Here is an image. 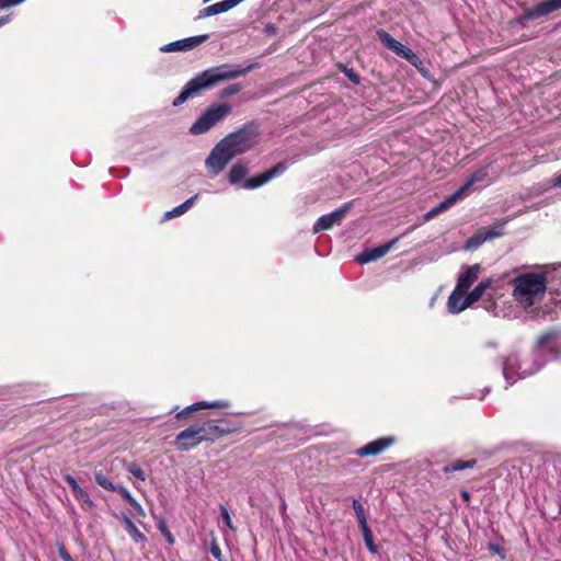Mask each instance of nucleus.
<instances>
[{"instance_id": "f257e3e1", "label": "nucleus", "mask_w": 561, "mask_h": 561, "mask_svg": "<svg viewBox=\"0 0 561 561\" xmlns=\"http://www.w3.org/2000/svg\"><path fill=\"white\" fill-rule=\"evenodd\" d=\"M259 139L256 128L245 126L220 140L206 159V167L213 174L220 173L236 156L252 149Z\"/></svg>"}, {"instance_id": "f03ea898", "label": "nucleus", "mask_w": 561, "mask_h": 561, "mask_svg": "<svg viewBox=\"0 0 561 561\" xmlns=\"http://www.w3.org/2000/svg\"><path fill=\"white\" fill-rule=\"evenodd\" d=\"M513 283V297L524 309L539 302L547 289V278L543 274H522L514 278Z\"/></svg>"}, {"instance_id": "7ed1b4c3", "label": "nucleus", "mask_w": 561, "mask_h": 561, "mask_svg": "<svg viewBox=\"0 0 561 561\" xmlns=\"http://www.w3.org/2000/svg\"><path fill=\"white\" fill-rule=\"evenodd\" d=\"M222 435V431L213 422H207L203 425L191 426L178 434L175 438V446L179 450H188L194 448L203 440Z\"/></svg>"}, {"instance_id": "20e7f679", "label": "nucleus", "mask_w": 561, "mask_h": 561, "mask_svg": "<svg viewBox=\"0 0 561 561\" xmlns=\"http://www.w3.org/2000/svg\"><path fill=\"white\" fill-rule=\"evenodd\" d=\"M285 164L278 163L272 169L254 176L251 179H244L248 174V169L243 164H236L231 168L228 178L231 184H239L242 183L243 188H256L265 183H267L270 180H272L277 174H280L285 170Z\"/></svg>"}, {"instance_id": "39448f33", "label": "nucleus", "mask_w": 561, "mask_h": 561, "mask_svg": "<svg viewBox=\"0 0 561 561\" xmlns=\"http://www.w3.org/2000/svg\"><path fill=\"white\" fill-rule=\"evenodd\" d=\"M239 73L240 72H220L217 76H208V72H202V75L191 80L184 87L179 96L173 101V105L178 106L184 103L187 99L194 96L201 90L207 89L220 80L234 79Z\"/></svg>"}, {"instance_id": "423d86ee", "label": "nucleus", "mask_w": 561, "mask_h": 561, "mask_svg": "<svg viewBox=\"0 0 561 561\" xmlns=\"http://www.w3.org/2000/svg\"><path fill=\"white\" fill-rule=\"evenodd\" d=\"M488 176V169L481 168L477 170L467 181L466 183L459 187L457 192H455L453 195H450L448 198L439 203L436 207L431 209L428 213H426L425 218L432 219L438 214L447 210L450 208L457 201L466 196L470 188L476 184L484 181Z\"/></svg>"}, {"instance_id": "0eeeda50", "label": "nucleus", "mask_w": 561, "mask_h": 561, "mask_svg": "<svg viewBox=\"0 0 561 561\" xmlns=\"http://www.w3.org/2000/svg\"><path fill=\"white\" fill-rule=\"evenodd\" d=\"M230 112L231 106L229 104H215L202 114V116L191 126L190 131L193 135L204 134L227 117Z\"/></svg>"}, {"instance_id": "6e6552de", "label": "nucleus", "mask_w": 561, "mask_h": 561, "mask_svg": "<svg viewBox=\"0 0 561 561\" xmlns=\"http://www.w3.org/2000/svg\"><path fill=\"white\" fill-rule=\"evenodd\" d=\"M377 36L385 47L394 53L397 56L409 61L413 67L416 68V70H425L422 67V60L420 57L411 48L393 38L388 32L379 30L377 32Z\"/></svg>"}, {"instance_id": "1a4fd4ad", "label": "nucleus", "mask_w": 561, "mask_h": 561, "mask_svg": "<svg viewBox=\"0 0 561 561\" xmlns=\"http://www.w3.org/2000/svg\"><path fill=\"white\" fill-rule=\"evenodd\" d=\"M560 8L561 0H546L530 9L524 10V12L516 19V22L520 25H526L528 21L547 16Z\"/></svg>"}, {"instance_id": "9d476101", "label": "nucleus", "mask_w": 561, "mask_h": 561, "mask_svg": "<svg viewBox=\"0 0 561 561\" xmlns=\"http://www.w3.org/2000/svg\"><path fill=\"white\" fill-rule=\"evenodd\" d=\"M208 38L207 34L179 39L163 45L160 50L163 53L187 51L203 44Z\"/></svg>"}, {"instance_id": "9b49d317", "label": "nucleus", "mask_w": 561, "mask_h": 561, "mask_svg": "<svg viewBox=\"0 0 561 561\" xmlns=\"http://www.w3.org/2000/svg\"><path fill=\"white\" fill-rule=\"evenodd\" d=\"M398 240H399L398 238H394V239L390 240L389 242L381 244L379 247L366 249L365 251H363L362 253H359L356 256V261L360 264H366L371 261H376V260L385 256L387 253H389L394 248V245L398 243Z\"/></svg>"}, {"instance_id": "f8f14e48", "label": "nucleus", "mask_w": 561, "mask_h": 561, "mask_svg": "<svg viewBox=\"0 0 561 561\" xmlns=\"http://www.w3.org/2000/svg\"><path fill=\"white\" fill-rule=\"evenodd\" d=\"M244 0H222L210 4L208 7L203 8L198 11L197 19H205L208 16L217 15L224 12H227L237 5H239Z\"/></svg>"}, {"instance_id": "ddd939ff", "label": "nucleus", "mask_w": 561, "mask_h": 561, "mask_svg": "<svg viewBox=\"0 0 561 561\" xmlns=\"http://www.w3.org/2000/svg\"><path fill=\"white\" fill-rule=\"evenodd\" d=\"M393 443V439L391 437H382L378 438L376 440H373L365 446L358 448L355 454L359 457H368V456H376L381 454L385 449H387L389 446H391Z\"/></svg>"}, {"instance_id": "4468645a", "label": "nucleus", "mask_w": 561, "mask_h": 561, "mask_svg": "<svg viewBox=\"0 0 561 561\" xmlns=\"http://www.w3.org/2000/svg\"><path fill=\"white\" fill-rule=\"evenodd\" d=\"M480 271V264L467 266L458 276L456 288L467 293L473 283L478 279Z\"/></svg>"}, {"instance_id": "2eb2a0df", "label": "nucleus", "mask_w": 561, "mask_h": 561, "mask_svg": "<svg viewBox=\"0 0 561 561\" xmlns=\"http://www.w3.org/2000/svg\"><path fill=\"white\" fill-rule=\"evenodd\" d=\"M468 307H470V302L467 293L455 287L447 301L449 312L459 313Z\"/></svg>"}, {"instance_id": "dca6fc26", "label": "nucleus", "mask_w": 561, "mask_h": 561, "mask_svg": "<svg viewBox=\"0 0 561 561\" xmlns=\"http://www.w3.org/2000/svg\"><path fill=\"white\" fill-rule=\"evenodd\" d=\"M227 407H228V403L225 401H214V402L202 401V402H197V403H194V404L187 407L186 409H184L183 411L178 413L176 416L182 417L190 411H197L201 409H224Z\"/></svg>"}, {"instance_id": "f3484780", "label": "nucleus", "mask_w": 561, "mask_h": 561, "mask_svg": "<svg viewBox=\"0 0 561 561\" xmlns=\"http://www.w3.org/2000/svg\"><path fill=\"white\" fill-rule=\"evenodd\" d=\"M519 366H520L519 359L516 355H510L506 358V360L504 363L503 374L510 383H513L515 381V379H514L515 369L519 368Z\"/></svg>"}, {"instance_id": "a211bd4d", "label": "nucleus", "mask_w": 561, "mask_h": 561, "mask_svg": "<svg viewBox=\"0 0 561 561\" xmlns=\"http://www.w3.org/2000/svg\"><path fill=\"white\" fill-rule=\"evenodd\" d=\"M492 279L488 278L479 283L469 294H467L470 306L482 298L485 290L491 287Z\"/></svg>"}, {"instance_id": "6ab92c4d", "label": "nucleus", "mask_w": 561, "mask_h": 561, "mask_svg": "<svg viewBox=\"0 0 561 561\" xmlns=\"http://www.w3.org/2000/svg\"><path fill=\"white\" fill-rule=\"evenodd\" d=\"M123 523L125 525L126 530L131 536L135 542H145L146 536L135 526L131 519L127 516L123 517Z\"/></svg>"}, {"instance_id": "aec40b11", "label": "nucleus", "mask_w": 561, "mask_h": 561, "mask_svg": "<svg viewBox=\"0 0 561 561\" xmlns=\"http://www.w3.org/2000/svg\"><path fill=\"white\" fill-rule=\"evenodd\" d=\"M476 460H455L451 463L444 467L443 471L445 473L455 472L468 468H473L476 466Z\"/></svg>"}, {"instance_id": "412c9836", "label": "nucleus", "mask_w": 561, "mask_h": 561, "mask_svg": "<svg viewBox=\"0 0 561 561\" xmlns=\"http://www.w3.org/2000/svg\"><path fill=\"white\" fill-rule=\"evenodd\" d=\"M196 198H197V195L188 198L183 204L176 206L172 210L167 211L165 215H164L165 219H171V218H174V217L183 215L194 204Z\"/></svg>"}, {"instance_id": "4be33fe9", "label": "nucleus", "mask_w": 561, "mask_h": 561, "mask_svg": "<svg viewBox=\"0 0 561 561\" xmlns=\"http://www.w3.org/2000/svg\"><path fill=\"white\" fill-rule=\"evenodd\" d=\"M352 203H346L342 207L335 209L334 211L328 214L333 226L339 225L345 217L346 213L351 209Z\"/></svg>"}, {"instance_id": "5701e85b", "label": "nucleus", "mask_w": 561, "mask_h": 561, "mask_svg": "<svg viewBox=\"0 0 561 561\" xmlns=\"http://www.w3.org/2000/svg\"><path fill=\"white\" fill-rule=\"evenodd\" d=\"M333 227V224L329 217V215L321 216L316 224L313 225V232H320L323 230H328Z\"/></svg>"}, {"instance_id": "b1692460", "label": "nucleus", "mask_w": 561, "mask_h": 561, "mask_svg": "<svg viewBox=\"0 0 561 561\" xmlns=\"http://www.w3.org/2000/svg\"><path fill=\"white\" fill-rule=\"evenodd\" d=\"M353 508L356 513V516H357L360 527L366 526L367 519H366L365 510H364L363 505L359 503V501H357V500L353 501Z\"/></svg>"}, {"instance_id": "393cba45", "label": "nucleus", "mask_w": 561, "mask_h": 561, "mask_svg": "<svg viewBox=\"0 0 561 561\" xmlns=\"http://www.w3.org/2000/svg\"><path fill=\"white\" fill-rule=\"evenodd\" d=\"M95 481L96 483L104 488L105 490H108V491H114L116 490V486L117 485H114L110 479L107 477H105L102 472H96L95 473Z\"/></svg>"}, {"instance_id": "a878e982", "label": "nucleus", "mask_w": 561, "mask_h": 561, "mask_svg": "<svg viewBox=\"0 0 561 561\" xmlns=\"http://www.w3.org/2000/svg\"><path fill=\"white\" fill-rule=\"evenodd\" d=\"M73 495L83 505H87L90 508H92L94 506L93 501L90 499L89 494L82 488L75 491Z\"/></svg>"}, {"instance_id": "bb28decb", "label": "nucleus", "mask_w": 561, "mask_h": 561, "mask_svg": "<svg viewBox=\"0 0 561 561\" xmlns=\"http://www.w3.org/2000/svg\"><path fill=\"white\" fill-rule=\"evenodd\" d=\"M73 495L83 505H87L90 508H92L94 506L93 501L90 499L89 494L82 488L75 491Z\"/></svg>"}, {"instance_id": "cd10ccee", "label": "nucleus", "mask_w": 561, "mask_h": 561, "mask_svg": "<svg viewBox=\"0 0 561 561\" xmlns=\"http://www.w3.org/2000/svg\"><path fill=\"white\" fill-rule=\"evenodd\" d=\"M362 529V533H363V536H364V540H365V543L367 546V548L371 551V552H376V547L374 545V540H373V534H371V530L369 529V527L366 525L364 527H360Z\"/></svg>"}, {"instance_id": "c85d7f7f", "label": "nucleus", "mask_w": 561, "mask_h": 561, "mask_svg": "<svg viewBox=\"0 0 561 561\" xmlns=\"http://www.w3.org/2000/svg\"><path fill=\"white\" fill-rule=\"evenodd\" d=\"M557 336H558V335H557V333H556V332H547V333H545V334H542V335H540V336L538 337L537 345H538L539 347H542V346H545L547 343H549L550 341L556 340V339H557Z\"/></svg>"}, {"instance_id": "c756f323", "label": "nucleus", "mask_w": 561, "mask_h": 561, "mask_svg": "<svg viewBox=\"0 0 561 561\" xmlns=\"http://www.w3.org/2000/svg\"><path fill=\"white\" fill-rule=\"evenodd\" d=\"M128 471L134 476L136 477L137 479L141 480V481H145L146 480V476H145V472L144 470L136 463H131L129 467H128Z\"/></svg>"}, {"instance_id": "7c9ffc66", "label": "nucleus", "mask_w": 561, "mask_h": 561, "mask_svg": "<svg viewBox=\"0 0 561 561\" xmlns=\"http://www.w3.org/2000/svg\"><path fill=\"white\" fill-rule=\"evenodd\" d=\"M158 528L159 530L162 533V535L165 537V539L168 540V542L170 545H173L174 543V538L171 534V531L168 529L164 520H160L159 525H158Z\"/></svg>"}, {"instance_id": "2f4dec72", "label": "nucleus", "mask_w": 561, "mask_h": 561, "mask_svg": "<svg viewBox=\"0 0 561 561\" xmlns=\"http://www.w3.org/2000/svg\"><path fill=\"white\" fill-rule=\"evenodd\" d=\"M115 491L118 492L123 496V499H125L129 504H131L134 500H136L130 494V492L124 486L117 485Z\"/></svg>"}, {"instance_id": "473e14b6", "label": "nucleus", "mask_w": 561, "mask_h": 561, "mask_svg": "<svg viewBox=\"0 0 561 561\" xmlns=\"http://www.w3.org/2000/svg\"><path fill=\"white\" fill-rule=\"evenodd\" d=\"M220 513H221V517H222L226 526L229 527L230 529L234 530V527H233V524H232V520H231L228 510L225 506H221Z\"/></svg>"}, {"instance_id": "72a5a7b5", "label": "nucleus", "mask_w": 561, "mask_h": 561, "mask_svg": "<svg viewBox=\"0 0 561 561\" xmlns=\"http://www.w3.org/2000/svg\"><path fill=\"white\" fill-rule=\"evenodd\" d=\"M24 1L25 0H0V9L18 5Z\"/></svg>"}, {"instance_id": "f704fd0d", "label": "nucleus", "mask_w": 561, "mask_h": 561, "mask_svg": "<svg viewBox=\"0 0 561 561\" xmlns=\"http://www.w3.org/2000/svg\"><path fill=\"white\" fill-rule=\"evenodd\" d=\"M65 480L70 485L72 493L81 488L76 481V479L70 474L65 476Z\"/></svg>"}, {"instance_id": "c9c22d12", "label": "nucleus", "mask_w": 561, "mask_h": 561, "mask_svg": "<svg viewBox=\"0 0 561 561\" xmlns=\"http://www.w3.org/2000/svg\"><path fill=\"white\" fill-rule=\"evenodd\" d=\"M210 552L217 560H221V550L216 541L211 542Z\"/></svg>"}, {"instance_id": "e433bc0d", "label": "nucleus", "mask_w": 561, "mask_h": 561, "mask_svg": "<svg viewBox=\"0 0 561 561\" xmlns=\"http://www.w3.org/2000/svg\"><path fill=\"white\" fill-rule=\"evenodd\" d=\"M130 505L139 516L144 517L146 515L145 510L136 500Z\"/></svg>"}, {"instance_id": "4c0bfd02", "label": "nucleus", "mask_w": 561, "mask_h": 561, "mask_svg": "<svg viewBox=\"0 0 561 561\" xmlns=\"http://www.w3.org/2000/svg\"><path fill=\"white\" fill-rule=\"evenodd\" d=\"M58 552L64 561H73L70 554L66 551V549L62 546L59 547Z\"/></svg>"}, {"instance_id": "58836bf2", "label": "nucleus", "mask_w": 561, "mask_h": 561, "mask_svg": "<svg viewBox=\"0 0 561 561\" xmlns=\"http://www.w3.org/2000/svg\"><path fill=\"white\" fill-rule=\"evenodd\" d=\"M348 76V79L354 83L358 84L360 82L358 73L357 72H346Z\"/></svg>"}, {"instance_id": "ea45409f", "label": "nucleus", "mask_w": 561, "mask_h": 561, "mask_svg": "<svg viewBox=\"0 0 561 561\" xmlns=\"http://www.w3.org/2000/svg\"><path fill=\"white\" fill-rule=\"evenodd\" d=\"M552 185L556 187H561V173L554 175V178L552 179Z\"/></svg>"}, {"instance_id": "a19ab883", "label": "nucleus", "mask_w": 561, "mask_h": 561, "mask_svg": "<svg viewBox=\"0 0 561 561\" xmlns=\"http://www.w3.org/2000/svg\"><path fill=\"white\" fill-rule=\"evenodd\" d=\"M9 22H10V16L9 15H4V16L0 18V26L7 24Z\"/></svg>"}, {"instance_id": "79ce46f5", "label": "nucleus", "mask_w": 561, "mask_h": 561, "mask_svg": "<svg viewBox=\"0 0 561 561\" xmlns=\"http://www.w3.org/2000/svg\"><path fill=\"white\" fill-rule=\"evenodd\" d=\"M490 549H491L493 552H495V553H497V554H501V548H500L499 546L491 545V546H490Z\"/></svg>"}, {"instance_id": "37998d69", "label": "nucleus", "mask_w": 561, "mask_h": 561, "mask_svg": "<svg viewBox=\"0 0 561 561\" xmlns=\"http://www.w3.org/2000/svg\"><path fill=\"white\" fill-rule=\"evenodd\" d=\"M461 495L465 501H469V493L467 491H463Z\"/></svg>"}, {"instance_id": "c03bdc74", "label": "nucleus", "mask_w": 561, "mask_h": 561, "mask_svg": "<svg viewBox=\"0 0 561 561\" xmlns=\"http://www.w3.org/2000/svg\"><path fill=\"white\" fill-rule=\"evenodd\" d=\"M499 236H500V232H494V233H489L488 238H494V237H499ZM484 239H486V237Z\"/></svg>"}, {"instance_id": "a18cd8bd", "label": "nucleus", "mask_w": 561, "mask_h": 561, "mask_svg": "<svg viewBox=\"0 0 561 561\" xmlns=\"http://www.w3.org/2000/svg\"><path fill=\"white\" fill-rule=\"evenodd\" d=\"M208 70H215V71L224 70V66L209 68Z\"/></svg>"}, {"instance_id": "49530a36", "label": "nucleus", "mask_w": 561, "mask_h": 561, "mask_svg": "<svg viewBox=\"0 0 561 561\" xmlns=\"http://www.w3.org/2000/svg\"><path fill=\"white\" fill-rule=\"evenodd\" d=\"M423 75H424V77H425L426 79H431V78H432V76H431L432 73H431V72H428V71L423 72Z\"/></svg>"}, {"instance_id": "de8ad7c7", "label": "nucleus", "mask_w": 561, "mask_h": 561, "mask_svg": "<svg viewBox=\"0 0 561 561\" xmlns=\"http://www.w3.org/2000/svg\"><path fill=\"white\" fill-rule=\"evenodd\" d=\"M254 66L253 65H250L245 68H243L242 70H247V71H250V70H253Z\"/></svg>"}, {"instance_id": "09e8293b", "label": "nucleus", "mask_w": 561, "mask_h": 561, "mask_svg": "<svg viewBox=\"0 0 561 561\" xmlns=\"http://www.w3.org/2000/svg\"><path fill=\"white\" fill-rule=\"evenodd\" d=\"M237 91V89H230L229 91H227L228 94H232Z\"/></svg>"}, {"instance_id": "8fccbe9b", "label": "nucleus", "mask_w": 561, "mask_h": 561, "mask_svg": "<svg viewBox=\"0 0 561 561\" xmlns=\"http://www.w3.org/2000/svg\"><path fill=\"white\" fill-rule=\"evenodd\" d=\"M340 70H343V71H346V70H350L348 68L344 67V66H341L340 67Z\"/></svg>"}, {"instance_id": "3c124183", "label": "nucleus", "mask_w": 561, "mask_h": 561, "mask_svg": "<svg viewBox=\"0 0 561 561\" xmlns=\"http://www.w3.org/2000/svg\"><path fill=\"white\" fill-rule=\"evenodd\" d=\"M526 375V371H522L520 374H518V376L520 377H524Z\"/></svg>"}]
</instances>
